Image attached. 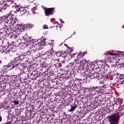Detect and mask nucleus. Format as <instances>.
Listing matches in <instances>:
<instances>
[{"instance_id": "obj_1", "label": "nucleus", "mask_w": 124, "mask_h": 124, "mask_svg": "<svg viewBox=\"0 0 124 124\" xmlns=\"http://www.w3.org/2000/svg\"><path fill=\"white\" fill-rule=\"evenodd\" d=\"M0 20L1 22H4L5 25H6V24H11L12 26H16V30H21L22 28V26L18 22V19L13 17V16H11V15L3 16L0 17Z\"/></svg>"}, {"instance_id": "obj_2", "label": "nucleus", "mask_w": 124, "mask_h": 124, "mask_svg": "<svg viewBox=\"0 0 124 124\" xmlns=\"http://www.w3.org/2000/svg\"><path fill=\"white\" fill-rule=\"evenodd\" d=\"M108 119L109 124H118L120 121V116L119 115H116V114L113 113L109 116Z\"/></svg>"}, {"instance_id": "obj_3", "label": "nucleus", "mask_w": 124, "mask_h": 124, "mask_svg": "<svg viewBox=\"0 0 124 124\" xmlns=\"http://www.w3.org/2000/svg\"><path fill=\"white\" fill-rule=\"evenodd\" d=\"M45 13L46 16L49 17L54 15V10H55V8H44Z\"/></svg>"}, {"instance_id": "obj_4", "label": "nucleus", "mask_w": 124, "mask_h": 124, "mask_svg": "<svg viewBox=\"0 0 124 124\" xmlns=\"http://www.w3.org/2000/svg\"><path fill=\"white\" fill-rule=\"evenodd\" d=\"M17 60L15 59V61H12L8 65L7 67H10L11 65H12V69H13V68H15V67H20V66H22V64L19 62H16Z\"/></svg>"}, {"instance_id": "obj_5", "label": "nucleus", "mask_w": 124, "mask_h": 124, "mask_svg": "<svg viewBox=\"0 0 124 124\" xmlns=\"http://www.w3.org/2000/svg\"><path fill=\"white\" fill-rule=\"evenodd\" d=\"M20 15H22V16H29V14H30V12L27 10V9L25 8H21L20 11Z\"/></svg>"}, {"instance_id": "obj_6", "label": "nucleus", "mask_w": 124, "mask_h": 124, "mask_svg": "<svg viewBox=\"0 0 124 124\" xmlns=\"http://www.w3.org/2000/svg\"><path fill=\"white\" fill-rule=\"evenodd\" d=\"M93 91H94V92H96V93H102L103 90L101 89V87H94L92 88Z\"/></svg>"}, {"instance_id": "obj_7", "label": "nucleus", "mask_w": 124, "mask_h": 124, "mask_svg": "<svg viewBox=\"0 0 124 124\" xmlns=\"http://www.w3.org/2000/svg\"><path fill=\"white\" fill-rule=\"evenodd\" d=\"M97 72H96L95 71H92L91 72V74L88 75L89 77L90 78V79H94L96 78V74Z\"/></svg>"}, {"instance_id": "obj_8", "label": "nucleus", "mask_w": 124, "mask_h": 124, "mask_svg": "<svg viewBox=\"0 0 124 124\" xmlns=\"http://www.w3.org/2000/svg\"><path fill=\"white\" fill-rule=\"evenodd\" d=\"M105 75L106 76V74H105V73L102 74L101 71H98L97 72L96 78H101V77L103 78V76H105Z\"/></svg>"}, {"instance_id": "obj_9", "label": "nucleus", "mask_w": 124, "mask_h": 124, "mask_svg": "<svg viewBox=\"0 0 124 124\" xmlns=\"http://www.w3.org/2000/svg\"><path fill=\"white\" fill-rule=\"evenodd\" d=\"M119 84H124V75H120L119 76V80L118 81Z\"/></svg>"}, {"instance_id": "obj_10", "label": "nucleus", "mask_w": 124, "mask_h": 124, "mask_svg": "<svg viewBox=\"0 0 124 124\" xmlns=\"http://www.w3.org/2000/svg\"><path fill=\"white\" fill-rule=\"evenodd\" d=\"M23 27L24 28V30L26 29H32V28L34 27V25L28 23L23 25Z\"/></svg>"}, {"instance_id": "obj_11", "label": "nucleus", "mask_w": 124, "mask_h": 124, "mask_svg": "<svg viewBox=\"0 0 124 124\" xmlns=\"http://www.w3.org/2000/svg\"><path fill=\"white\" fill-rule=\"evenodd\" d=\"M80 65H84V66L86 67V65H87V64H88V61H87V60H86L85 59H82L81 60H80Z\"/></svg>"}, {"instance_id": "obj_12", "label": "nucleus", "mask_w": 124, "mask_h": 124, "mask_svg": "<svg viewBox=\"0 0 124 124\" xmlns=\"http://www.w3.org/2000/svg\"><path fill=\"white\" fill-rule=\"evenodd\" d=\"M60 56L62 57L63 59H65L67 56H68V52L67 51H62L60 53Z\"/></svg>"}, {"instance_id": "obj_13", "label": "nucleus", "mask_w": 124, "mask_h": 124, "mask_svg": "<svg viewBox=\"0 0 124 124\" xmlns=\"http://www.w3.org/2000/svg\"><path fill=\"white\" fill-rule=\"evenodd\" d=\"M71 109L68 110V112H73L74 110L77 108V105L76 104L74 103L73 105H71Z\"/></svg>"}, {"instance_id": "obj_14", "label": "nucleus", "mask_w": 124, "mask_h": 124, "mask_svg": "<svg viewBox=\"0 0 124 124\" xmlns=\"http://www.w3.org/2000/svg\"><path fill=\"white\" fill-rule=\"evenodd\" d=\"M41 65H42V66H43L42 69L41 70V71H44L45 70H46V69H47L46 62H42L41 63Z\"/></svg>"}, {"instance_id": "obj_15", "label": "nucleus", "mask_w": 124, "mask_h": 124, "mask_svg": "<svg viewBox=\"0 0 124 124\" xmlns=\"http://www.w3.org/2000/svg\"><path fill=\"white\" fill-rule=\"evenodd\" d=\"M0 5L1 6H2V7L5 9H7V7H8L9 6L8 4H7V3L5 2L3 3L0 2Z\"/></svg>"}, {"instance_id": "obj_16", "label": "nucleus", "mask_w": 124, "mask_h": 124, "mask_svg": "<svg viewBox=\"0 0 124 124\" xmlns=\"http://www.w3.org/2000/svg\"><path fill=\"white\" fill-rule=\"evenodd\" d=\"M116 57H124V52L122 51H118L117 53L115 54Z\"/></svg>"}, {"instance_id": "obj_17", "label": "nucleus", "mask_w": 124, "mask_h": 124, "mask_svg": "<svg viewBox=\"0 0 124 124\" xmlns=\"http://www.w3.org/2000/svg\"><path fill=\"white\" fill-rule=\"evenodd\" d=\"M116 70L117 68H116V66L115 65V64L112 65L110 68V73L115 72V71H116Z\"/></svg>"}, {"instance_id": "obj_18", "label": "nucleus", "mask_w": 124, "mask_h": 124, "mask_svg": "<svg viewBox=\"0 0 124 124\" xmlns=\"http://www.w3.org/2000/svg\"><path fill=\"white\" fill-rule=\"evenodd\" d=\"M102 78H100L99 82L101 85H104L105 84V78H104V77Z\"/></svg>"}, {"instance_id": "obj_19", "label": "nucleus", "mask_w": 124, "mask_h": 124, "mask_svg": "<svg viewBox=\"0 0 124 124\" xmlns=\"http://www.w3.org/2000/svg\"><path fill=\"white\" fill-rule=\"evenodd\" d=\"M14 7H15L16 11H17V12H19V11H21V7H20V6L19 5H16V6H14ZM16 11H15V12H16Z\"/></svg>"}, {"instance_id": "obj_20", "label": "nucleus", "mask_w": 124, "mask_h": 124, "mask_svg": "<svg viewBox=\"0 0 124 124\" xmlns=\"http://www.w3.org/2000/svg\"><path fill=\"white\" fill-rule=\"evenodd\" d=\"M85 68L86 67L84 65H79V66L77 69V70H84Z\"/></svg>"}, {"instance_id": "obj_21", "label": "nucleus", "mask_w": 124, "mask_h": 124, "mask_svg": "<svg viewBox=\"0 0 124 124\" xmlns=\"http://www.w3.org/2000/svg\"><path fill=\"white\" fill-rule=\"evenodd\" d=\"M34 42H35V41L31 38L27 40V43H29V44H32V45H33V44H34Z\"/></svg>"}, {"instance_id": "obj_22", "label": "nucleus", "mask_w": 124, "mask_h": 124, "mask_svg": "<svg viewBox=\"0 0 124 124\" xmlns=\"http://www.w3.org/2000/svg\"><path fill=\"white\" fill-rule=\"evenodd\" d=\"M80 65V63H79L78 62H75L74 63V67H76V69H78V67H79Z\"/></svg>"}, {"instance_id": "obj_23", "label": "nucleus", "mask_w": 124, "mask_h": 124, "mask_svg": "<svg viewBox=\"0 0 124 124\" xmlns=\"http://www.w3.org/2000/svg\"><path fill=\"white\" fill-rule=\"evenodd\" d=\"M51 63H52V65H54V66H57V64H58V60H52L51 61Z\"/></svg>"}, {"instance_id": "obj_24", "label": "nucleus", "mask_w": 124, "mask_h": 124, "mask_svg": "<svg viewBox=\"0 0 124 124\" xmlns=\"http://www.w3.org/2000/svg\"><path fill=\"white\" fill-rule=\"evenodd\" d=\"M43 72V75L44 76H47V75H48V74L49 73V72H48V69L45 70V71H41Z\"/></svg>"}, {"instance_id": "obj_25", "label": "nucleus", "mask_w": 124, "mask_h": 124, "mask_svg": "<svg viewBox=\"0 0 124 124\" xmlns=\"http://www.w3.org/2000/svg\"><path fill=\"white\" fill-rule=\"evenodd\" d=\"M34 48L36 50H39L40 49V47H39V43H37L35 44Z\"/></svg>"}, {"instance_id": "obj_26", "label": "nucleus", "mask_w": 124, "mask_h": 124, "mask_svg": "<svg viewBox=\"0 0 124 124\" xmlns=\"http://www.w3.org/2000/svg\"><path fill=\"white\" fill-rule=\"evenodd\" d=\"M114 65H115L116 69H119V68H122V64H115Z\"/></svg>"}, {"instance_id": "obj_27", "label": "nucleus", "mask_w": 124, "mask_h": 124, "mask_svg": "<svg viewBox=\"0 0 124 124\" xmlns=\"http://www.w3.org/2000/svg\"><path fill=\"white\" fill-rule=\"evenodd\" d=\"M24 56L23 55H21L19 56L18 57V58H17L18 59V61H19V60L23 61L24 60V59L25 58H24Z\"/></svg>"}, {"instance_id": "obj_28", "label": "nucleus", "mask_w": 124, "mask_h": 124, "mask_svg": "<svg viewBox=\"0 0 124 124\" xmlns=\"http://www.w3.org/2000/svg\"><path fill=\"white\" fill-rule=\"evenodd\" d=\"M49 55H50V56H53V55H54V48H51L50 50Z\"/></svg>"}, {"instance_id": "obj_29", "label": "nucleus", "mask_w": 124, "mask_h": 124, "mask_svg": "<svg viewBox=\"0 0 124 124\" xmlns=\"http://www.w3.org/2000/svg\"><path fill=\"white\" fill-rule=\"evenodd\" d=\"M37 73L39 74L38 76H42V75H43V72L41 71H38Z\"/></svg>"}, {"instance_id": "obj_30", "label": "nucleus", "mask_w": 124, "mask_h": 124, "mask_svg": "<svg viewBox=\"0 0 124 124\" xmlns=\"http://www.w3.org/2000/svg\"><path fill=\"white\" fill-rule=\"evenodd\" d=\"M81 58H83L82 55L79 53H78V57L77 58V59L78 60V61H79V60H80L81 59Z\"/></svg>"}, {"instance_id": "obj_31", "label": "nucleus", "mask_w": 124, "mask_h": 124, "mask_svg": "<svg viewBox=\"0 0 124 124\" xmlns=\"http://www.w3.org/2000/svg\"><path fill=\"white\" fill-rule=\"evenodd\" d=\"M5 51L7 54H10L11 50L9 48H7L6 49Z\"/></svg>"}, {"instance_id": "obj_32", "label": "nucleus", "mask_w": 124, "mask_h": 124, "mask_svg": "<svg viewBox=\"0 0 124 124\" xmlns=\"http://www.w3.org/2000/svg\"><path fill=\"white\" fill-rule=\"evenodd\" d=\"M80 55H81V56L84 57L87 54V51L86 52H80L79 53Z\"/></svg>"}, {"instance_id": "obj_33", "label": "nucleus", "mask_w": 124, "mask_h": 124, "mask_svg": "<svg viewBox=\"0 0 124 124\" xmlns=\"http://www.w3.org/2000/svg\"><path fill=\"white\" fill-rule=\"evenodd\" d=\"M4 10H5V9H4L2 6H1L0 5V12H2V11H4Z\"/></svg>"}, {"instance_id": "obj_34", "label": "nucleus", "mask_w": 124, "mask_h": 124, "mask_svg": "<svg viewBox=\"0 0 124 124\" xmlns=\"http://www.w3.org/2000/svg\"><path fill=\"white\" fill-rule=\"evenodd\" d=\"M22 61L23 62H29V59L28 58H24Z\"/></svg>"}, {"instance_id": "obj_35", "label": "nucleus", "mask_w": 124, "mask_h": 124, "mask_svg": "<svg viewBox=\"0 0 124 124\" xmlns=\"http://www.w3.org/2000/svg\"><path fill=\"white\" fill-rule=\"evenodd\" d=\"M124 105H123V106H122L121 107L120 106L119 107V110L121 111H122V110H124Z\"/></svg>"}, {"instance_id": "obj_36", "label": "nucleus", "mask_w": 124, "mask_h": 124, "mask_svg": "<svg viewBox=\"0 0 124 124\" xmlns=\"http://www.w3.org/2000/svg\"><path fill=\"white\" fill-rule=\"evenodd\" d=\"M43 29L44 30H47L48 29V26L47 25H44Z\"/></svg>"}, {"instance_id": "obj_37", "label": "nucleus", "mask_w": 124, "mask_h": 124, "mask_svg": "<svg viewBox=\"0 0 124 124\" xmlns=\"http://www.w3.org/2000/svg\"><path fill=\"white\" fill-rule=\"evenodd\" d=\"M69 52L68 51V54L69 53V55H71V53H70V52H72L73 51V49H72V48H69Z\"/></svg>"}, {"instance_id": "obj_38", "label": "nucleus", "mask_w": 124, "mask_h": 124, "mask_svg": "<svg viewBox=\"0 0 124 124\" xmlns=\"http://www.w3.org/2000/svg\"><path fill=\"white\" fill-rule=\"evenodd\" d=\"M14 103H15V104L17 105L19 104V101H18V100H14Z\"/></svg>"}, {"instance_id": "obj_39", "label": "nucleus", "mask_w": 124, "mask_h": 124, "mask_svg": "<svg viewBox=\"0 0 124 124\" xmlns=\"http://www.w3.org/2000/svg\"><path fill=\"white\" fill-rule=\"evenodd\" d=\"M45 40H46V39H44L43 41H42V43L43 44V45H46V42H45Z\"/></svg>"}, {"instance_id": "obj_40", "label": "nucleus", "mask_w": 124, "mask_h": 124, "mask_svg": "<svg viewBox=\"0 0 124 124\" xmlns=\"http://www.w3.org/2000/svg\"><path fill=\"white\" fill-rule=\"evenodd\" d=\"M1 121H2V117H1V115H0V122H1Z\"/></svg>"}, {"instance_id": "obj_41", "label": "nucleus", "mask_w": 124, "mask_h": 124, "mask_svg": "<svg viewBox=\"0 0 124 124\" xmlns=\"http://www.w3.org/2000/svg\"><path fill=\"white\" fill-rule=\"evenodd\" d=\"M109 53V55H111V56H115V54H113V53H110V52H108Z\"/></svg>"}, {"instance_id": "obj_42", "label": "nucleus", "mask_w": 124, "mask_h": 124, "mask_svg": "<svg viewBox=\"0 0 124 124\" xmlns=\"http://www.w3.org/2000/svg\"><path fill=\"white\" fill-rule=\"evenodd\" d=\"M65 105H66V106H67L69 105V103H65Z\"/></svg>"}, {"instance_id": "obj_43", "label": "nucleus", "mask_w": 124, "mask_h": 124, "mask_svg": "<svg viewBox=\"0 0 124 124\" xmlns=\"http://www.w3.org/2000/svg\"><path fill=\"white\" fill-rule=\"evenodd\" d=\"M61 23L62 24H63V23H64V22L62 20H61Z\"/></svg>"}, {"instance_id": "obj_44", "label": "nucleus", "mask_w": 124, "mask_h": 124, "mask_svg": "<svg viewBox=\"0 0 124 124\" xmlns=\"http://www.w3.org/2000/svg\"><path fill=\"white\" fill-rule=\"evenodd\" d=\"M49 44L50 45H52L53 44H54V42H51V43H50H50H49Z\"/></svg>"}, {"instance_id": "obj_45", "label": "nucleus", "mask_w": 124, "mask_h": 124, "mask_svg": "<svg viewBox=\"0 0 124 124\" xmlns=\"http://www.w3.org/2000/svg\"><path fill=\"white\" fill-rule=\"evenodd\" d=\"M20 43H21V44H26V42H24V43L21 42Z\"/></svg>"}, {"instance_id": "obj_46", "label": "nucleus", "mask_w": 124, "mask_h": 124, "mask_svg": "<svg viewBox=\"0 0 124 124\" xmlns=\"http://www.w3.org/2000/svg\"><path fill=\"white\" fill-rule=\"evenodd\" d=\"M2 62V61H1V60H0V65L1 64Z\"/></svg>"}, {"instance_id": "obj_47", "label": "nucleus", "mask_w": 124, "mask_h": 124, "mask_svg": "<svg viewBox=\"0 0 124 124\" xmlns=\"http://www.w3.org/2000/svg\"><path fill=\"white\" fill-rule=\"evenodd\" d=\"M122 65H123V67H124V62L122 64Z\"/></svg>"}, {"instance_id": "obj_48", "label": "nucleus", "mask_w": 124, "mask_h": 124, "mask_svg": "<svg viewBox=\"0 0 124 124\" xmlns=\"http://www.w3.org/2000/svg\"><path fill=\"white\" fill-rule=\"evenodd\" d=\"M56 24H58V25H59V22H56Z\"/></svg>"}, {"instance_id": "obj_49", "label": "nucleus", "mask_w": 124, "mask_h": 124, "mask_svg": "<svg viewBox=\"0 0 124 124\" xmlns=\"http://www.w3.org/2000/svg\"><path fill=\"white\" fill-rule=\"evenodd\" d=\"M75 33H76V32H74V33L73 35H74V34H75Z\"/></svg>"}]
</instances>
